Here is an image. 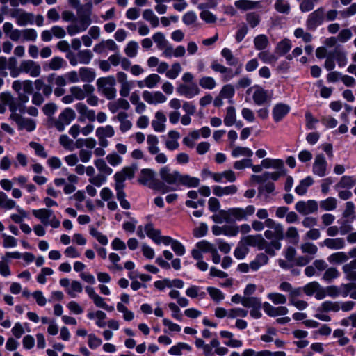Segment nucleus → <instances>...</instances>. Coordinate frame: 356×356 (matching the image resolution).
I'll use <instances>...</instances> for the list:
<instances>
[{"mask_svg":"<svg viewBox=\"0 0 356 356\" xmlns=\"http://www.w3.org/2000/svg\"><path fill=\"white\" fill-rule=\"evenodd\" d=\"M115 83L116 81L113 76L99 78L96 82L98 92L109 100L116 97Z\"/></svg>","mask_w":356,"mask_h":356,"instance_id":"20e7f679","label":"nucleus"},{"mask_svg":"<svg viewBox=\"0 0 356 356\" xmlns=\"http://www.w3.org/2000/svg\"><path fill=\"white\" fill-rule=\"evenodd\" d=\"M327 163L323 154H319L316 156L313 163V173L318 177H324L327 173Z\"/></svg>","mask_w":356,"mask_h":356,"instance_id":"dca6fc26","label":"nucleus"},{"mask_svg":"<svg viewBox=\"0 0 356 356\" xmlns=\"http://www.w3.org/2000/svg\"><path fill=\"white\" fill-rule=\"evenodd\" d=\"M159 176L162 183L165 185L178 186L180 172L177 170H173L168 166H164L159 170Z\"/></svg>","mask_w":356,"mask_h":356,"instance_id":"9d476101","label":"nucleus"},{"mask_svg":"<svg viewBox=\"0 0 356 356\" xmlns=\"http://www.w3.org/2000/svg\"><path fill=\"white\" fill-rule=\"evenodd\" d=\"M65 64V61L63 58L55 56L49 60L47 66L49 70H58L62 68Z\"/></svg>","mask_w":356,"mask_h":356,"instance_id":"de8ad7c7","label":"nucleus"},{"mask_svg":"<svg viewBox=\"0 0 356 356\" xmlns=\"http://www.w3.org/2000/svg\"><path fill=\"white\" fill-rule=\"evenodd\" d=\"M237 187L235 185H230L225 187L220 186H214L213 187V193L218 197L223 195H234L237 192Z\"/></svg>","mask_w":356,"mask_h":356,"instance_id":"cd10ccee","label":"nucleus"},{"mask_svg":"<svg viewBox=\"0 0 356 356\" xmlns=\"http://www.w3.org/2000/svg\"><path fill=\"white\" fill-rule=\"evenodd\" d=\"M10 16L16 19L17 24L20 26L33 24L34 22L33 14L27 13L22 9L13 10L10 13Z\"/></svg>","mask_w":356,"mask_h":356,"instance_id":"ddd939ff","label":"nucleus"},{"mask_svg":"<svg viewBox=\"0 0 356 356\" xmlns=\"http://www.w3.org/2000/svg\"><path fill=\"white\" fill-rule=\"evenodd\" d=\"M252 99L255 104L261 106L270 102L271 95L268 90L257 87L253 93Z\"/></svg>","mask_w":356,"mask_h":356,"instance_id":"f3484780","label":"nucleus"},{"mask_svg":"<svg viewBox=\"0 0 356 356\" xmlns=\"http://www.w3.org/2000/svg\"><path fill=\"white\" fill-rule=\"evenodd\" d=\"M155 118L152 122L154 130L156 132H163L165 129V122L167 120L165 115L162 111H159L155 113Z\"/></svg>","mask_w":356,"mask_h":356,"instance_id":"5701e85b","label":"nucleus"},{"mask_svg":"<svg viewBox=\"0 0 356 356\" xmlns=\"http://www.w3.org/2000/svg\"><path fill=\"white\" fill-rule=\"evenodd\" d=\"M246 21L252 28H254L260 23L261 17L255 12L249 13L246 15Z\"/></svg>","mask_w":356,"mask_h":356,"instance_id":"052dcab7","label":"nucleus"},{"mask_svg":"<svg viewBox=\"0 0 356 356\" xmlns=\"http://www.w3.org/2000/svg\"><path fill=\"white\" fill-rule=\"evenodd\" d=\"M143 18L148 22L153 28H156L159 25V17L154 14L152 9L144 10L143 12Z\"/></svg>","mask_w":356,"mask_h":356,"instance_id":"473e14b6","label":"nucleus"},{"mask_svg":"<svg viewBox=\"0 0 356 356\" xmlns=\"http://www.w3.org/2000/svg\"><path fill=\"white\" fill-rule=\"evenodd\" d=\"M332 57L335 59L339 67H343L347 64L348 59L346 53L341 49L336 48L330 53Z\"/></svg>","mask_w":356,"mask_h":356,"instance_id":"2f4dec72","label":"nucleus"},{"mask_svg":"<svg viewBox=\"0 0 356 356\" xmlns=\"http://www.w3.org/2000/svg\"><path fill=\"white\" fill-rule=\"evenodd\" d=\"M209 175L216 182H222L223 179H225L227 181L234 182L236 179L234 172L231 170L219 173L209 172Z\"/></svg>","mask_w":356,"mask_h":356,"instance_id":"4be33fe9","label":"nucleus"},{"mask_svg":"<svg viewBox=\"0 0 356 356\" xmlns=\"http://www.w3.org/2000/svg\"><path fill=\"white\" fill-rule=\"evenodd\" d=\"M236 111L234 107L229 106L227 108L226 115L224 118V123L227 127L232 126L236 122Z\"/></svg>","mask_w":356,"mask_h":356,"instance_id":"49530a36","label":"nucleus"},{"mask_svg":"<svg viewBox=\"0 0 356 356\" xmlns=\"http://www.w3.org/2000/svg\"><path fill=\"white\" fill-rule=\"evenodd\" d=\"M77 58L79 63L88 65L93 58V54L90 49L81 50L77 53Z\"/></svg>","mask_w":356,"mask_h":356,"instance_id":"37998d69","label":"nucleus"},{"mask_svg":"<svg viewBox=\"0 0 356 356\" xmlns=\"http://www.w3.org/2000/svg\"><path fill=\"white\" fill-rule=\"evenodd\" d=\"M263 308L266 314L271 317L284 316L289 312L287 307L285 306H279L275 307L268 302H264Z\"/></svg>","mask_w":356,"mask_h":356,"instance_id":"6ab92c4d","label":"nucleus"},{"mask_svg":"<svg viewBox=\"0 0 356 356\" xmlns=\"http://www.w3.org/2000/svg\"><path fill=\"white\" fill-rule=\"evenodd\" d=\"M314 181L312 177L308 176L304 179L301 180L299 185H298L295 191L299 195H303L306 193L307 188L312 185Z\"/></svg>","mask_w":356,"mask_h":356,"instance_id":"c9c22d12","label":"nucleus"},{"mask_svg":"<svg viewBox=\"0 0 356 356\" xmlns=\"http://www.w3.org/2000/svg\"><path fill=\"white\" fill-rule=\"evenodd\" d=\"M244 243L250 246H256L259 250H265L268 255L273 257L275 255V251L280 250L282 248L281 243L277 241L268 242L262 237L261 234L248 235L243 238Z\"/></svg>","mask_w":356,"mask_h":356,"instance_id":"f03ea898","label":"nucleus"},{"mask_svg":"<svg viewBox=\"0 0 356 356\" xmlns=\"http://www.w3.org/2000/svg\"><path fill=\"white\" fill-rule=\"evenodd\" d=\"M255 207L248 205L245 208L233 207L227 211L228 223L235 221L246 220L248 216L253 215L255 212Z\"/></svg>","mask_w":356,"mask_h":356,"instance_id":"423d86ee","label":"nucleus"},{"mask_svg":"<svg viewBox=\"0 0 356 356\" xmlns=\"http://www.w3.org/2000/svg\"><path fill=\"white\" fill-rule=\"evenodd\" d=\"M321 245H324L331 250H340L345 247L346 242L343 238H326L323 241Z\"/></svg>","mask_w":356,"mask_h":356,"instance_id":"bb28decb","label":"nucleus"},{"mask_svg":"<svg viewBox=\"0 0 356 356\" xmlns=\"http://www.w3.org/2000/svg\"><path fill=\"white\" fill-rule=\"evenodd\" d=\"M261 165L264 168L281 169L284 168V162L281 159L266 158L261 161Z\"/></svg>","mask_w":356,"mask_h":356,"instance_id":"e433bc0d","label":"nucleus"},{"mask_svg":"<svg viewBox=\"0 0 356 356\" xmlns=\"http://www.w3.org/2000/svg\"><path fill=\"white\" fill-rule=\"evenodd\" d=\"M0 207L6 209H10L15 207V202L8 199L5 193L0 192Z\"/></svg>","mask_w":356,"mask_h":356,"instance_id":"6e6d98bb","label":"nucleus"},{"mask_svg":"<svg viewBox=\"0 0 356 356\" xmlns=\"http://www.w3.org/2000/svg\"><path fill=\"white\" fill-rule=\"evenodd\" d=\"M268 298L275 305H283L286 302V298L284 295L279 293H270L268 294Z\"/></svg>","mask_w":356,"mask_h":356,"instance_id":"bf43d9fd","label":"nucleus"},{"mask_svg":"<svg viewBox=\"0 0 356 356\" xmlns=\"http://www.w3.org/2000/svg\"><path fill=\"white\" fill-rule=\"evenodd\" d=\"M75 118V111L71 108H66L60 113L58 119L54 122V126L58 131H63L65 127L69 125Z\"/></svg>","mask_w":356,"mask_h":356,"instance_id":"1a4fd4ad","label":"nucleus"},{"mask_svg":"<svg viewBox=\"0 0 356 356\" xmlns=\"http://www.w3.org/2000/svg\"><path fill=\"white\" fill-rule=\"evenodd\" d=\"M294 36L296 38H302L306 42H310L312 40V35L304 31L302 28H298L294 31Z\"/></svg>","mask_w":356,"mask_h":356,"instance_id":"680f3d73","label":"nucleus"},{"mask_svg":"<svg viewBox=\"0 0 356 356\" xmlns=\"http://www.w3.org/2000/svg\"><path fill=\"white\" fill-rule=\"evenodd\" d=\"M138 49V43L135 41H131L127 44V46L124 49V52L127 56H129L130 58H133L136 56Z\"/></svg>","mask_w":356,"mask_h":356,"instance_id":"69168bd1","label":"nucleus"},{"mask_svg":"<svg viewBox=\"0 0 356 356\" xmlns=\"http://www.w3.org/2000/svg\"><path fill=\"white\" fill-rule=\"evenodd\" d=\"M95 165L101 173L106 175H110L113 172L112 168H111L102 159L95 161Z\"/></svg>","mask_w":356,"mask_h":356,"instance_id":"a18cd8bd","label":"nucleus"},{"mask_svg":"<svg viewBox=\"0 0 356 356\" xmlns=\"http://www.w3.org/2000/svg\"><path fill=\"white\" fill-rule=\"evenodd\" d=\"M253 154L252 151L248 148L243 147H236L233 149L232 152V155L233 157H238L239 156H245L248 157L252 156Z\"/></svg>","mask_w":356,"mask_h":356,"instance_id":"4d7b16f0","label":"nucleus"},{"mask_svg":"<svg viewBox=\"0 0 356 356\" xmlns=\"http://www.w3.org/2000/svg\"><path fill=\"white\" fill-rule=\"evenodd\" d=\"M320 207L325 211H332L337 207V200L334 197H328L320 202Z\"/></svg>","mask_w":356,"mask_h":356,"instance_id":"13d9d810","label":"nucleus"},{"mask_svg":"<svg viewBox=\"0 0 356 356\" xmlns=\"http://www.w3.org/2000/svg\"><path fill=\"white\" fill-rule=\"evenodd\" d=\"M356 289V283L350 282L347 284H341L339 286L340 296L347 297L350 295L352 290Z\"/></svg>","mask_w":356,"mask_h":356,"instance_id":"e2e57ef3","label":"nucleus"},{"mask_svg":"<svg viewBox=\"0 0 356 356\" xmlns=\"http://www.w3.org/2000/svg\"><path fill=\"white\" fill-rule=\"evenodd\" d=\"M207 290L213 300L216 302H220L225 298L224 293L217 288L209 286Z\"/></svg>","mask_w":356,"mask_h":356,"instance_id":"5fc2aeb1","label":"nucleus"},{"mask_svg":"<svg viewBox=\"0 0 356 356\" xmlns=\"http://www.w3.org/2000/svg\"><path fill=\"white\" fill-rule=\"evenodd\" d=\"M291 48V41L289 39H284L282 41H280L277 47H276V51L280 54V55H284L287 52L289 51V50Z\"/></svg>","mask_w":356,"mask_h":356,"instance_id":"603ef678","label":"nucleus"},{"mask_svg":"<svg viewBox=\"0 0 356 356\" xmlns=\"http://www.w3.org/2000/svg\"><path fill=\"white\" fill-rule=\"evenodd\" d=\"M261 305V300L257 297L245 296V299L243 301V306L250 308L251 309Z\"/></svg>","mask_w":356,"mask_h":356,"instance_id":"c03bdc74","label":"nucleus"},{"mask_svg":"<svg viewBox=\"0 0 356 356\" xmlns=\"http://www.w3.org/2000/svg\"><path fill=\"white\" fill-rule=\"evenodd\" d=\"M161 81V77L156 74H152L145 79V84L149 88H154Z\"/></svg>","mask_w":356,"mask_h":356,"instance_id":"774afa93","label":"nucleus"},{"mask_svg":"<svg viewBox=\"0 0 356 356\" xmlns=\"http://www.w3.org/2000/svg\"><path fill=\"white\" fill-rule=\"evenodd\" d=\"M154 177L155 172L154 170L149 168H145L140 171V177L138 181L139 183L143 185L149 186L154 190L160 191L163 193L174 190V188L164 185L160 181H155Z\"/></svg>","mask_w":356,"mask_h":356,"instance_id":"7ed1b4c3","label":"nucleus"},{"mask_svg":"<svg viewBox=\"0 0 356 356\" xmlns=\"http://www.w3.org/2000/svg\"><path fill=\"white\" fill-rule=\"evenodd\" d=\"M148 151L151 154H156L159 152L158 147L159 139L154 135H148L147 138Z\"/></svg>","mask_w":356,"mask_h":356,"instance_id":"ea45409f","label":"nucleus"},{"mask_svg":"<svg viewBox=\"0 0 356 356\" xmlns=\"http://www.w3.org/2000/svg\"><path fill=\"white\" fill-rule=\"evenodd\" d=\"M349 257L344 252H337L330 254L327 260L330 264H341L348 260Z\"/></svg>","mask_w":356,"mask_h":356,"instance_id":"58836bf2","label":"nucleus"},{"mask_svg":"<svg viewBox=\"0 0 356 356\" xmlns=\"http://www.w3.org/2000/svg\"><path fill=\"white\" fill-rule=\"evenodd\" d=\"M19 72L29 74L32 77H37L40 74V65L31 60H24L20 63L19 67Z\"/></svg>","mask_w":356,"mask_h":356,"instance_id":"4468645a","label":"nucleus"},{"mask_svg":"<svg viewBox=\"0 0 356 356\" xmlns=\"http://www.w3.org/2000/svg\"><path fill=\"white\" fill-rule=\"evenodd\" d=\"M340 273L335 267H330L327 268L323 277L322 279L326 282H331L334 279H337L339 277Z\"/></svg>","mask_w":356,"mask_h":356,"instance_id":"79ce46f5","label":"nucleus"},{"mask_svg":"<svg viewBox=\"0 0 356 356\" xmlns=\"http://www.w3.org/2000/svg\"><path fill=\"white\" fill-rule=\"evenodd\" d=\"M295 209L301 215L308 216L316 213L318 211V202L314 200H300L296 202Z\"/></svg>","mask_w":356,"mask_h":356,"instance_id":"f8f14e48","label":"nucleus"},{"mask_svg":"<svg viewBox=\"0 0 356 356\" xmlns=\"http://www.w3.org/2000/svg\"><path fill=\"white\" fill-rule=\"evenodd\" d=\"M68 3L76 9V14L79 17L77 24H69L66 29L70 36L83 32L88 29L92 21L91 19L92 13V3L88 1L83 5L80 4V0H67Z\"/></svg>","mask_w":356,"mask_h":356,"instance_id":"f257e3e1","label":"nucleus"},{"mask_svg":"<svg viewBox=\"0 0 356 356\" xmlns=\"http://www.w3.org/2000/svg\"><path fill=\"white\" fill-rule=\"evenodd\" d=\"M144 231L147 236L153 240L156 244L161 243V231L154 229L152 223H147L144 227Z\"/></svg>","mask_w":356,"mask_h":356,"instance_id":"7c9ffc66","label":"nucleus"},{"mask_svg":"<svg viewBox=\"0 0 356 356\" xmlns=\"http://www.w3.org/2000/svg\"><path fill=\"white\" fill-rule=\"evenodd\" d=\"M0 99L2 102L8 106L11 115H19V113H17V111L21 113L25 112V106L22 105L19 102H17L16 99H14L10 93H1Z\"/></svg>","mask_w":356,"mask_h":356,"instance_id":"9b49d317","label":"nucleus"},{"mask_svg":"<svg viewBox=\"0 0 356 356\" xmlns=\"http://www.w3.org/2000/svg\"><path fill=\"white\" fill-rule=\"evenodd\" d=\"M269 41L266 35L261 34L256 36L254 39V44L256 49L264 50L268 45Z\"/></svg>","mask_w":356,"mask_h":356,"instance_id":"a19ab883","label":"nucleus"},{"mask_svg":"<svg viewBox=\"0 0 356 356\" xmlns=\"http://www.w3.org/2000/svg\"><path fill=\"white\" fill-rule=\"evenodd\" d=\"M274 7L280 13L289 14L290 12V5L285 0H276Z\"/></svg>","mask_w":356,"mask_h":356,"instance_id":"864d4df0","label":"nucleus"},{"mask_svg":"<svg viewBox=\"0 0 356 356\" xmlns=\"http://www.w3.org/2000/svg\"><path fill=\"white\" fill-rule=\"evenodd\" d=\"M75 108L80 115L86 118L89 121L94 122L95 120V111L89 109L86 104L78 103L75 105Z\"/></svg>","mask_w":356,"mask_h":356,"instance_id":"c756f323","label":"nucleus"},{"mask_svg":"<svg viewBox=\"0 0 356 356\" xmlns=\"http://www.w3.org/2000/svg\"><path fill=\"white\" fill-rule=\"evenodd\" d=\"M200 179L195 177H191L189 175H182L180 173L178 186H184L188 188H195L200 185Z\"/></svg>","mask_w":356,"mask_h":356,"instance_id":"b1692460","label":"nucleus"},{"mask_svg":"<svg viewBox=\"0 0 356 356\" xmlns=\"http://www.w3.org/2000/svg\"><path fill=\"white\" fill-rule=\"evenodd\" d=\"M97 138H111L115 135V130L111 125H106L97 128L95 131Z\"/></svg>","mask_w":356,"mask_h":356,"instance_id":"72a5a7b5","label":"nucleus"},{"mask_svg":"<svg viewBox=\"0 0 356 356\" xmlns=\"http://www.w3.org/2000/svg\"><path fill=\"white\" fill-rule=\"evenodd\" d=\"M136 164L131 166L124 167L120 171L114 175L115 187H125L124 181L127 179H131L137 170Z\"/></svg>","mask_w":356,"mask_h":356,"instance_id":"0eeeda50","label":"nucleus"},{"mask_svg":"<svg viewBox=\"0 0 356 356\" xmlns=\"http://www.w3.org/2000/svg\"><path fill=\"white\" fill-rule=\"evenodd\" d=\"M33 214L35 218L40 219L42 224L48 225V221L53 216L54 212L51 209H40L33 210Z\"/></svg>","mask_w":356,"mask_h":356,"instance_id":"c85d7f7f","label":"nucleus"},{"mask_svg":"<svg viewBox=\"0 0 356 356\" xmlns=\"http://www.w3.org/2000/svg\"><path fill=\"white\" fill-rule=\"evenodd\" d=\"M266 227L268 229L264 232V236L271 241H280L284 238V227L282 224L276 222L273 219L265 220Z\"/></svg>","mask_w":356,"mask_h":356,"instance_id":"39448f33","label":"nucleus"},{"mask_svg":"<svg viewBox=\"0 0 356 356\" xmlns=\"http://www.w3.org/2000/svg\"><path fill=\"white\" fill-rule=\"evenodd\" d=\"M324 19L325 9L320 7L308 15L305 22L307 29L309 31H315L318 26L323 23Z\"/></svg>","mask_w":356,"mask_h":356,"instance_id":"6e6552de","label":"nucleus"},{"mask_svg":"<svg viewBox=\"0 0 356 356\" xmlns=\"http://www.w3.org/2000/svg\"><path fill=\"white\" fill-rule=\"evenodd\" d=\"M152 39L156 44L157 48L160 50L166 47V44L168 43V41L165 39L164 34L161 32H157L154 34Z\"/></svg>","mask_w":356,"mask_h":356,"instance_id":"3c124183","label":"nucleus"},{"mask_svg":"<svg viewBox=\"0 0 356 356\" xmlns=\"http://www.w3.org/2000/svg\"><path fill=\"white\" fill-rule=\"evenodd\" d=\"M200 91L199 88L195 85L190 86L185 84H180L177 88V92L179 95H184L189 99L197 95L200 93Z\"/></svg>","mask_w":356,"mask_h":356,"instance_id":"412c9836","label":"nucleus"},{"mask_svg":"<svg viewBox=\"0 0 356 356\" xmlns=\"http://www.w3.org/2000/svg\"><path fill=\"white\" fill-rule=\"evenodd\" d=\"M79 74L81 81L86 83L92 82L96 78V73L94 69L87 67H82L79 70Z\"/></svg>","mask_w":356,"mask_h":356,"instance_id":"393cba45","label":"nucleus"},{"mask_svg":"<svg viewBox=\"0 0 356 356\" xmlns=\"http://www.w3.org/2000/svg\"><path fill=\"white\" fill-rule=\"evenodd\" d=\"M342 270L347 280L352 282H356V265L353 260L344 264Z\"/></svg>","mask_w":356,"mask_h":356,"instance_id":"a878e982","label":"nucleus"},{"mask_svg":"<svg viewBox=\"0 0 356 356\" xmlns=\"http://www.w3.org/2000/svg\"><path fill=\"white\" fill-rule=\"evenodd\" d=\"M234 4L237 8L247 10L256 8L259 4V2L250 0H238L235 1Z\"/></svg>","mask_w":356,"mask_h":356,"instance_id":"4c0bfd02","label":"nucleus"},{"mask_svg":"<svg viewBox=\"0 0 356 356\" xmlns=\"http://www.w3.org/2000/svg\"><path fill=\"white\" fill-rule=\"evenodd\" d=\"M181 70V65L179 63H175L172 64L171 69L166 72L165 75L170 79H175L179 76Z\"/></svg>","mask_w":356,"mask_h":356,"instance_id":"338daca9","label":"nucleus"},{"mask_svg":"<svg viewBox=\"0 0 356 356\" xmlns=\"http://www.w3.org/2000/svg\"><path fill=\"white\" fill-rule=\"evenodd\" d=\"M356 183V179L353 176H343L341 177L340 181L334 186L336 190L339 188H350L353 186H355Z\"/></svg>","mask_w":356,"mask_h":356,"instance_id":"f704fd0d","label":"nucleus"},{"mask_svg":"<svg viewBox=\"0 0 356 356\" xmlns=\"http://www.w3.org/2000/svg\"><path fill=\"white\" fill-rule=\"evenodd\" d=\"M196 247L200 250L204 252L212 253L216 249V247L212 243L205 240H202L200 242H197L196 244Z\"/></svg>","mask_w":356,"mask_h":356,"instance_id":"0e129e2a","label":"nucleus"},{"mask_svg":"<svg viewBox=\"0 0 356 356\" xmlns=\"http://www.w3.org/2000/svg\"><path fill=\"white\" fill-rule=\"evenodd\" d=\"M199 84L202 88L207 90H212L216 86V81L211 76H203L200 79Z\"/></svg>","mask_w":356,"mask_h":356,"instance_id":"8fccbe9b","label":"nucleus"},{"mask_svg":"<svg viewBox=\"0 0 356 356\" xmlns=\"http://www.w3.org/2000/svg\"><path fill=\"white\" fill-rule=\"evenodd\" d=\"M221 55L225 58L227 63L229 65L234 66L238 63V58L233 56L232 51L228 48L222 49Z\"/></svg>","mask_w":356,"mask_h":356,"instance_id":"09e8293b","label":"nucleus"},{"mask_svg":"<svg viewBox=\"0 0 356 356\" xmlns=\"http://www.w3.org/2000/svg\"><path fill=\"white\" fill-rule=\"evenodd\" d=\"M143 98L149 104L164 103L167 100L166 97L159 91L152 92L147 90H145L143 92Z\"/></svg>","mask_w":356,"mask_h":356,"instance_id":"a211bd4d","label":"nucleus"},{"mask_svg":"<svg viewBox=\"0 0 356 356\" xmlns=\"http://www.w3.org/2000/svg\"><path fill=\"white\" fill-rule=\"evenodd\" d=\"M289 111V106L282 103L276 104L273 109V117L275 122L281 121Z\"/></svg>","mask_w":356,"mask_h":356,"instance_id":"aec40b11","label":"nucleus"},{"mask_svg":"<svg viewBox=\"0 0 356 356\" xmlns=\"http://www.w3.org/2000/svg\"><path fill=\"white\" fill-rule=\"evenodd\" d=\"M10 119L17 124L19 130L26 129L27 131L31 132L35 129V122L33 120L24 118L20 114L10 115Z\"/></svg>","mask_w":356,"mask_h":356,"instance_id":"2eb2a0df","label":"nucleus"}]
</instances>
